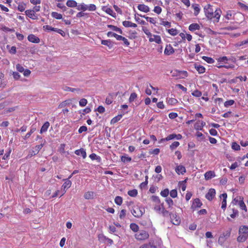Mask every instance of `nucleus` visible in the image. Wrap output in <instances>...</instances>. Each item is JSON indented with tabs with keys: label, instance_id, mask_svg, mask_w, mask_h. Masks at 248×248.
Segmentation results:
<instances>
[{
	"label": "nucleus",
	"instance_id": "38",
	"mask_svg": "<svg viewBox=\"0 0 248 248\" xmlns=\"http://www.w3.org/2000/svg\"><path fill=\"white\" fill-rule=\"evenodd\" d=\"M90 158L93 160H96L98 162H100L101 158L100 156H97L95 154L93 153L89 155Z\"/></svg>",
	"mask_w": 248,
	"mask_h": 248
},
{
	"label": "nucleus",
	"instance_id": "22",
	"mask_svg": "<svg viewBox=\"0 0 248 248\" xmlns=\"http://www.w3.org/2000/svg\"><path fill=\"white\" fill-rule=\"evenodd\" d=\"M139 248H156V246L153 242H149L140 246Z\"/></svg>",
	"mask_w": 248,
	"mask_h": 248
},
{
	"label": "nucleus",
	"instance_id": "2",
	"mask_svg": "<svg viewBox=\"0 0 248 248\" xmlns=\"http://www.w3.org/2000/svg\"><path fill=\"white\" fill-rule=\"evenodd\" d=\"M132 214L135 217L139 218L141 217L145 212L144 208L139 206H134L131 210Z\"/></svg>",
	"mask_w": 248,
	"mask_h": 248
},
{
	"label": "nucleus",
	"instance_id": "61",
	"mask_svg": "<svg viewBox=\"0 0 248 248\" xmlns=\"http://www.w3.org/2000/svg\"><path fill=\"white\" fill-rule=\"evenodd\" d=\"M192 95L196 96V97H200L202 95V93L201 91H199V90H196L194 91L192 93Z\"/></svg>",
	"mask_w": 248,
	"mask_h": 248
},
{
	"label": "nucleus",
	"instance_id": "41",
	"mask_svg": "<svg viewBox=\"0 0 248 248\" xmlns=\"http://www.w3.org/2000/svg\"><path fill=\"white\" fill-rule=\"evenodd\" d=\"M36 130V128L32 126L30 132L26 134L24 137V139H28L31 135Z\"/></svg>",
	"mask_w": 248,
	"mask_h": 248
},
{
	"label": "nucleus",
	"instance_id": "34",
	"mask_svg": "<svg viewBox=\"0 0 248 248\" xmlns=\"http://www.w3.org/2000/svg\"><path fill=\"white\" fill-rule=\"evenodd\" d=\"M171 73H172V77H178L179 78H184V77L181 76L179 70H175L174 71H172Z\"/></svg>",
	"mask_w": 248,
	"mask_h": 248
},
{
	"label": "nucleus",
	"instance_id": "44",
	"mask_svg": "<svg viewBox=\"0 0 248 248\" xmlns=\"http://www.w3.org/2000/svg\"><path fill=\"white\" fill-rule=\"evenodd\" d=\"M128 194L131 197H135L138 194V191L135 189L129 190L128 192Z\"/></svg>",
	"mask_w": 248,
	"mask_h": 248
},
{
	"label": "nucleus",
	"instance_id": "5",
	"mask_svg": "<svg viewBox=\"0 0 248 248\" xmlns=\"http://www.w3.org/2000/svg\"><path fill=\"white\" fill-rule=\"evenodd\" d=\"M65 181L64 184L62 186V192L60 197L62 196L66 192V190L70 188L72 185V182L68 179H63Z\"/></svg>",
	"mask_w": 248,
	"mask_h": 248
},
{
	"label": "nucleus",
	"instance_id": "32",
	"mask_svg": "<svg viewBox=\"0 0 248 248\" xmlns=\"http://www.w3.org/2000/svg\"><path fill=\"white\" fill-rule=\"evenodd\" d=\"M122 116L123 115L122 114H120L113 118L110 121L111 124H114L118 122L119 120H121V119L122 118Z\"/></svg>",
	"mask_w": 248,
	"mask_h": 248
},
{
	"label": "nucleus",
	"instance_id": "42",
	"mask_svg": "<svg viewBox=\"0 0 248 248\" xmlns=\"http://www.w3.org/2000/svg\"><path fill=\"white\" fill-rule=\"evenodd\" d=\"M115 202L118 205H121L123 202V198L120 196H116L115 198Z\"/></svg>",
	"mask_w": 248,
	"mask_h": 248
},
{
	"label": "nucleus",
	"instance_id": "27",
	"mask_svg": "<svg viewBox=\"0 0 248 248\" xmlns=\"http://www.w3.org/2000/svg\"><path fill=\"white\" fill-rule=\"evenodd\" d=\"M205 125V123L202 121L200 122V121L199 122H197L195 125V128L197 130L200 129V130H202V127Z\"/></svg>",
	"mask_w": 248,
	"mask_h": 248
},
{
	"label": "nucleus",
	"instance_id": "36",
	"mask_svg": "<svg viewBox=\"0 0 248 248\" xmlns=\"http://www.w3.org/2000/svg\"><path fill=\"white\" fill-rule=\"evenodd\" d=\"M77 9L78 10H82L83 11H86L88 9V5H86L84 3L79 4L77 6Z\"/></svg>",
	"mask_w": 248,
	"mask_h": 248
},
{
	"label": "nucleus",
	"instance_id": "33",
	"mask_svg": "<svg viewBox=\"0 0 248 248\" xmlns=\"http://www.w3.org/2000/svg\"><path fill=\"white\" fill-rule=\"evenodd\" d=\"M66 5L70 7H74L78 6L77 2L73 0H68L66 2Z\"/></svg>",
	"mask_w": 248,
	"mask_h": 248
},
{
	"label": "nucleus",
	"instance_id": "45",
	"mask_svg": "<svg viewBox=\"0 0 248 248\" xmlns=\"http://www.w3.org/2000/svg\"><path fill=\"white\" fill-rule=\"evenodd\" d=\"M131 160L132 159L130 157L126 155H122L121 156V160L124 163L130 162Z\"/></svg>",
	"mask_w": 248,
	"mask_h": 248
},
{
	"label": "nucleus",
	"instance_id": "6",
	"mask_svg": "<svg viewBox=\"0 0 248 248\" xmlns=\"http://www.w3.org/2000/svg\"><path fill=\"white\" fill-rule=\"evenodd\" d=\"M43 28L45 30H47V31H54L55 32H56L62 35V36H64L65 35L64 31L62 30L57 28H53L48 25L44 26Z\"/></svg>",
	"mask_w": 248,
	"mask_h": 248
},
{
	"label": "nucleus",
	"instance_id": "1",
	"mask_svg": "<svg viewBox=\"0 0 248 248\" xmlns=\"http://www.w3.org/2000/svg\"><path fill=\"white\" fill-rule=\"evenodd\" d=\"M204 10L206 16H220L222 12L219 8H217L216 7L211 5L210 4H207L204 7Z\"/></svg>",
	"mask_w": 248,
	"mask_h": 248
},
{
	"label": "nucleus",
	"instance_id": "40",
	"mask_svg": "<svg viewBox=\"0 0 248 248\" xmlns=\"http://www.w3.org/2000/svg\"><path fill=\"white\" fill-rule=\"evenodd\" d=\"M71 103L70 100H67L62 102L59 105V108H62L66 107L67 105H69Z\"/></svg>",
	"mask_w": 248,
	"mask_h": 248
},
{
	"label": "nucleus",
	"instance_id": "21",
	"mask_svg": "<svg viewBox=\"0 0 248 248\" xmlns=\"http://www.w3.org/2000/svg\"><path fill=\"white\" fill-rule=\"evenodd\" d=\"M195 68L199 74L204 73L205 71V68L202 65L195 64Z\"/></svg>",
	"mask_w": 248,
	"mask_h": 248
},
{
	"label": "nucleus",
	"instance_id": "39",
	"mask_svg": "<svg viewBox=\"0 0 248 248\" xmlns=\"http://www.w3.org/2000/svg\"><path fill=\"white\" fill-rule=\"evenodd\" d=\"M130 228L134 232H138L139 228V226L134 223L130 224Z\"/></svg>",
	"mask_w": 248,
	"mask_h": 248
},
{
	"label": "nucleus",
	"instance_id": "57",
	"mask_svg": "<svg viewBox=\"0 0 248 248\" xmlns=\"http://www.w3.org/2000/svg\"><path fill=\"white\" fill-rule=\"evenodd\" d=\"M232 213L230 215V217L232 218H234L236 216H237L238 215V211L237 210L235 209H232Z\"/></svg>",
	"mask_w": 248,
	"mask_h": 248
},
{
	"label": "nucleus",
	"instance_id": "37",
	"mask_svg": "<svg viewBox=\"0 0 248 248\" xmlns=\"http://www.w3.org/2000/svg\"><path fill=\"white\" fill-rule=\"evenodd\" d=\"M192 7L194 10V14L195 15H198L200 11L199 5L197 4H192Z\"/></svg>",
	"mask_w": 248,
	"mask_h": 248
},
{
	"label": "nucleus",
	"instance_id": "53",
	"mask_svg": "<svg viewBox=\"0 0 248 248\" xmlns=\"http://www.w3.org/2000/svg\"><path fill=\"white\" fill-rule=\"evenodd\" d=\"M143 17H144L147 21H149V22H151V23L155 24V23H156V20H155L156 18L150 17L149 16H143Z\"/></svg>",
	"mask_w": 248,
	"mask_h": 248
},
{
	"label": "nucleus",
	"instance_id": "9",
	"mask_svg": "<svg viewBox=\"0 0 248 248\" xmlns=\"http://www.w3.org/2000/svg\"><path fill=\"white\" fill-rule=\"evenodd\" d=\"M202 205V203L201 202L199 198H196L193 202L192 204L191 208L195 210L197 208L201 207Z\"/></svg>",
	"mask_w": 248,
	"mask_h": 248
},
{
	"label": "nucleus",
	"instance_id": "47",
	"mask_svg": "<svg viewBox=\"0 0 248 248\" xmlns=\"http://www.w3.org/2000/svg\"><path fill=\"white\" fill-rule=\"evenodd\" d=\"M142 31H144V32L148 36V37L150 38V37H152V33L150 32L149 30L145 27H142Z\"/></svg>",
	"mask_w": 248,
	"mask_h": 248
},
{
	"label": "nucleus",
	"instance_id": "29",
	"mask_svg": "<svg viewBox=\"0 0 248 248\" xmlns=\"http://www.w3.org/2000/svg\"><path fill=\"white\" fill-rule=\"evenodd\" d=\"M137 32L135 31H129L128 32V38L130 39H134L137 38Z\"/></svg>",
	"mask_w": 248,
	"mask_h": 248
},
{
	"label": "nucleus",
	"instance_id": "54",
	"mask_svg": "<svg viewBox=\"0 0 248 248\" xmlns=\"http://www.w3.org/2000/svg\"><path fill=\"white\" fill-rule=\"evenodd\" d=\"M232 149L235 151H238L240 149V146L236 142H232Z\"/></svg>",
	"mask_w": 248,
	"mask_h": 248
},
{
	"label": "nucleus",
	"instance_id": "25",
	"mask_svg": "<svg viewBox=\"0 0 248 248\" xmlns=\"http://www.w3.org/2000/svg\"><path fill=\"white\" fill-rule=\"evenodd\" d=\"M248 237V236L244 234H239V236L237 238V240L238 242H243L247 239Z\"/></svg>",
	"mask_w": 248,
	"mask_h": 248
},
{
	"label": "nucleus",
	"instance_id": "17",
	"mask_svg": "<svg viewBox=\"0 0 248 248\" xmlns=\"http://www.w3.org/2000/svg\"><path fill=\"white\" fill-rule=\"evenodd\" d=\"M175 171L179 174L180 173L183 174L186 172V170L184 166L179 165L176 168Z\"/></svg>",
	"mask_w": 248,
	"mask_h": 248
},
{
	"label": "nucleus",
	"instance_id": "52",
	"mask_svg": "<svg viewBox=\"0 0 248 248\" xmlns=\"http://www.w3.org/2000/svg\"><path fill=\"white\" fill-rule=\"evenodd\" d=\"M165 201L168 204L169 207L171 208L173 204V202L171 198L168 197L166 198Z\"/></svg>",
	"mask_w": 248,
	"mask_h": 248
},
{
	"label": "nucleus",
	"instance_id": "58",
	"mask_svg": "<svg viewBox=\"0 0 248 248\" xmlns=\"http://www.w3.org/2000/svg\"><path fill=\"white\" fill-rule=\"evenodd\" d=\"M137 97V95L135 93H133L131 94L129 98V101L130 102H133Z\"/></svg>",
	"mask_w": 248,
	"mask_h": 248
},
{
	"label": "nucleus",
	"instance_id": "14",
	"mask_svg": "<svg viewBox=\"0 0 248 248\" xmlns=\"http://www.w3.org/2000/svg\"><path fill=\"white\" fill-rule=\"evenodd\" d=\"M149 41L150 42H155V43L159 44L161 43V37L160 36L157 35H153L152 37L149 38Z\"/></svg>",
	"mask_w": 248,
	"mask_h": 248
},
{
	"label": "nucleus",
	"instance_id": "60",
	"mask_svg": "<svg viewBox=\"0 0 248 248\" xmlns=\"http://www.w3.org/2000/svg\"><path fill=\"white\" fill-rule=\"evenodd\" d=\"M228 60V59L226 56H223L222 57H220L218 59V62H223V63H227V61Z\"/></svg>",
	"mask_w": 248,
	"mask_h": 248
},
{
	"label": "nucleus",
	"instance_id": "48",
	"mask_svg": "<svg viewBox=\"0 0 248 248\" xmlns=\"http://www.w3.org/2000/svg\"><path fill=\"white\" fill-rule=\"evenodd\" d=\"M202 58L208 63H213L214 62V59L210 57L203 56Z\"/></svg>",
	"mask_w": 248,
	"mask_h": 248
},
{
	"label": "nucleus",
	"instance_id": "23",
	"mask_svg": "<svg viewBox=\"0 0 248 248\" xmlns=\"http://www.w3.org/2000/svg\"><path fill=\"white\" fill-rule=\"evenodd\" d=\"M107 35L108 37H115L117 40H121L122 38L121 35H119L115 33H114L111 31H109L107 33Z\"/></svg>",
	"mask_w": 248,
	"mask_h": 248
},
{
	"label": "nucleus",
	"instance_id": "19",
	"mask_svg": "<svg viewBox=\"0 0 248 248\" xmlns=\"http://www.w3.org/2000/svg\"><path fill=\"white\" fill-rule=\"evenodd\" d=\"M215 176V173L213 171H207L204 174L205 179L207 180L211 179V178L214 177Z\"/></svg>",
	"mask_w": 248,
	"mask_h": 248
},
{
	"label": "nucleus",
	"instance_id": "16",
	"mask_svg": "<svg viewBox=\"0 0 248 248\" xmlns=\"http://www.w3.org/2000/svg\"><path fill=\"white\" fill-rule=\"evenodd\" d=\"M75 154H76L78 155H81L83 158H85L86 157V153L85 150L81 148L79 150H77L75 152Z\"/></svg>",
	"mask_w": 248,
	"mask_h": 248
},
{
	"label": "nucleus",
	"instance_id": "55",
	"mask_svg": "<svg viewBox=\"0 0 248 248\" xmlns=\"http://www.w3.org/2000/svg\"><path fill=\"white\" fill-rule=\"evenodd\" d=\"M179 144L180 143L178 141H174L170 145V148L171 150H173L177 147Z\"/></svg>",
	"mask_w": 248,
	"mask_h": 248
},
{
	"label": "nucleus",
	"instance_id": "20",
	"mask_svg": "<svg viewBox=\"0 0 248 248\" xmlns=\"http://www.w3.org/2000/svg\"><path fill=\"white\" fill-rule=\"evenodd\" d=\"M200 28V25L197 23H192L189 25L188 28L189 30L191 31L199 30Z\"/></svg>",
	"mask_w": 248,
	"mask_h": 248
},
{
	"label": "nucleus",
	"instance_id": "50",
	"mask_svg": "<svg viewBox=\"0 0 248 248\" xmlns=\"http://www.w3.org/2000/svg\"><path fill=\"white\" fill-rule=\"evenodd\" d=\"M167 31L170 34L173 36L176 35L178 33L177 30L175 29H168Z\"/></svg>",
	"mask_w": 248,
	"mask_h": 248
},
{
	"label": "nucleus",
	"instance_id": "46",
	"mask_svg": "<svg viewBox=\"0 0 248 248\" xmlns=\"http://www.w3.org/2000/svg\"><path fill=\"white\" fill-rule=\"evenodd\" d=\"M102 10L104 11H105L107 14L109 15L110 16H113L112 15L113 11L110 8L104 6L102 7Z\"/></svg>",
	"mask_w": 248,
	"mask_h": 248
},
{
	"label": "nucleus",
	"instance_id": "63",
	"mask_svg": "<svg viewBox=\"0 0 248 248\" xmlns=\"http://www.w3.org/2000/svg\"><path fill=\"white\" fill-rule=\"evenodd\" d=\"M234 103V101L233 100H230L226 101L224 103V106L225 107H228L232 105Z\"/></svg>",
	"mask_w": 248,
	"mask_h": 248
},
{
	"label": "nucleus",
	"instance_id": "3",
	"mask_svg": "<svg viewBox=\"0 0 248 248\" xmlns=\"http://www.w3.org/2000/svg\"><path fill=\"white\" fill-rule=\"evenodd\" d=\"M149 234L148 232L144 230H140L135 234V238L138 240L142 241L148 239Z\"/></svg>",
	"mask_w": 248,
	"mask_h": 248
},
{
	"label": "nucleus",
	"instance_id": "13",
	"mask_svg": "<svg viewBox=\"0 0 248 248\" xmlns=\"http://www.w3.org/2000/svg\"><path fill=\"white\" fill-rule=\"evenodd\" d=\"M174 52V48L170 45H167L164 50L165 54L170 55Z\"/></svg>",
	"mask_w": 248,
	"mask_h": 248
},
{
	"label": "nucleus",
	"instance_id": "59",
	"mask_svg": "<svg viewBox=\"0 0 248 248\" xmlns=\"http://www.w3.org/2000/svg\"><path fill=\"white\" fill-rule=\"evenodd\" d=\"M170 196L173 198H175L177 197V191L176 189H173V190H171L170 193Z\"/></svg>",
	"mask_w": 248,
	"mask_h": 248
},
{
	"label": "nucleus",
	"instance_id": "56",
	"mask_svg": "<svg viewBox=\"0 0 248 248\" xmlns=\"http://www.w3.org/2000/svg\"><path fill=\"white\" fill-rule=\"evenodd\" d=\"M87 104V100L85 98H82L80 100L79 102V104L81 107H84Z\"/></svg>",
	"mask_w": 248,
	"mask_h": 248
},
{
	"label": "nucleus",
	"instance_id": "4",
	"mask_svg": "<svg viewBox=\"0 0 248 248\" xmlns=\"http://www.w3.org/2000/svg\"><path fill=\"white\" fill-rule=\"evenodd\" d=\"M44 145V144H41L35 146L33 149L30 151L29 154L28 155V157H31L38 154L40 150L42 149Z\"/></svg>",
	"mask_w": 248,
	"mask_h": 248
},
{
	"label": "nucleus",
	"instance_id": "35",
	"mask_svg": "<svg viewBox=\"0 0 248 248\" xmlns=\"http://www.w3.org/2000/svg\"><path fill=\"white\" fill-rule=\"evenodd\" d=\"M239 199H240V201H239L238 203H239L240 207L242 210H245L246 211L247 207H246V206L244 202H243V199L241 197H239Z\"/></svg>",
	"mask_w": 248,
	"mask_h": 248
},
{
	"label": "nucleus",
	"instance_id": "31",
	"mask_svg": "<svg viewBox=\"0 0 248 248\" xmlns=\"http://www.w3.org/2000/svg\"><path fill=\"white\" fill-rule=\"evenodd\" d=\"M108 28H109V29H111L112 30H113L114 31L118 32L120 34H123V31H122V30L121 29L118 28L116 26L111 25H108Z\"/></svg>",
	"mask_w": 248,
	"mask_h": 248
},
{
	"label": "nucleus",
	"instance_id": "43",
	"mask_svg": "<svg viewBox=\"0 0 248 248\" xmlns=\"http://www.w3.org/2000/svg\"><path fill=\"white\" fill-rule=\"evenodd\" d=\"M207 17L208 20L212 21L215 23L219 21L220 16H207Z\"/></svg>",
	"mask_w": 248,
	"mask_h": 248
},
{
	"label": "nucleus",
	"instance_id": "51",
	"mask_svg": "<svg viewBox=\"0 0 248 248\" xmlns=\"http://www.w3.org/2000/svg\"><path fill=\"white\" fill-rule=\"evenodd\" d=\"M161 212L163 216L165 217L169 216L170 217V215L172 214V213H170L168 211L165 210L164 208H163Z\"/></svg>",
	"mask_w": 248,
	"mask_h": 248
},
{
	"label": "nucleus",
	"instance_id": "12",
	"mask_svg": "<svg viewBox=\"0 0 248 248\" xmlns=\"http://www.w3.org/2000/svg\"><path fill=\"white\" fill-rule=\"evenodd\" d=\"M28 39L30 42L33 43H38L40 42V39L33 34H30L28 36Z\"/></svg>",
	"mask_w": 248,
	"mask_h": 248
},
{
	"label": "nucleus",
	"instance_id": "62",
	"mask_svg": "<svg viewBox=\"0 0 248 248\" xmlns=\"http://www.w3.org/2000/svg\"><path fill=\"white\" fill-rule=\"evenodd\" d=\"M177 100L175 98H169L168 100V103L170 105H174L177 103Z\"/></svg>",
	"mask_w": 248,
	"mask_h": 248
},
{
	"label": "nucleus",
	"instance_id": "18",
	"mask_svg": "<svg viewBox=\"0 0 248 248\" xmlns=\"http://www.w3.org/2000/svg\"><path fill=\"white\" fill-rule=\"evenodd\" d=\"M101 44L108 46L109 49L112 48L114 45V43L111 42L110 40H102Z\"/></svg>",
	"mask_w": 248,
	"mask_h": 248
},
{
	"label": "nucleus",
	"instance_id": "49",
	"mask_svg": "<svg viewBox=\"0 0 248 248\" xmlns=\"http://www.w3.org/2000/svg\"><path fill=\"white\" fill-rule=\"evenodd\" d=\"M169 194V190L168 188H166L164 190L161 191L160 192V195L163 197H166L167 198V196H168Z\"/></svg>",
	"mask_w": 248,
	"mask_h": 248
},
{
	"label": "nucleus",
	"instance_id": "7",
	"mask_svg": "<svg viewBox=\"0 0 248 248\" xmlns=\"http://www.w3.org/2000/svg\"><path fill=\"white\" fill-rule=\"evenodd\" d=\"M170 220L172 223L175 225H178L180 223V217L176 214H172L170 215Z\"/></svg>",
	"mask_w": 248,
	"mask_h": 248
},
{
	"label": "nucleus",
	"instance_id": "26",
	"mask_svg": "<svg viewBox=\"0 0 248 248\" xmlns=\"http://www.w3.org/2000/svg\"><path fill=\"white\" fill-rule=\"evenodd\" d=\"M49 126V123L48 122H45L41 128L40 133L42 134L44 132H46L47 131Z\"/></svg>",
	"mask_w": 248,
	"mask_h": 248
},
{
	"label": "nucleus",
	"instance_id": "24",
	"mask_svg": "<svg viewBox=\"0 0 248 248\" xmlns=\"http://www.w3.org/2000/svg\"><path fill=\"white\" fill-rule=\"evenodd\" d=\"M138 7L139 10L145 13H147L149 11V8L144 4H140Z\"/></svg>",
	"mask_w": 248,
	"mask_h": 248
},
{
	"label": "nucleus",
	"instance_id": "28",
	"mask_svg": "<svg viewBox=\"0 0 248 248\" xmlns=\"http://www.w3.org/2000/svg\"><path fill=\"white\" fill-rule=\"evenodd\" d=\"M94 192L92 191H88L86 192L84 195V197L86 199H92L93 198Z\"/></svg>",
	"mask_w": 248,
	"mask_h": 248
},
{
	"label": "nucleus",
	"instance_id": "30",
	"mask_svg": "<svg viewBox=\"0 0 248 248\" xmlns=\"http://www.w3.org/2000/svg\"><path fill=\"white\" fill-rule=\"evenodd\" d=\"M0 29L5 32L9 31V32H14L15 31V30L14 28L10 29L8 27H6V26H5L3 25H0Z\"/></svg>",
	"mask_w": 248,
	"mask_h": 248
},
{
	"label": "nucleus",
	"instance_id": "10",
	"mask_svg": "<svg viewBox=\"0 0 248 248\" xmlns=\"http://www.w3.org/2000/svg\"><path fill=\"white\" fill-rule=\"evenodd\" d=\"M64 90L66 91H70L71 92H76L78 94H80L84 93L83 90L80 88H73L67 86L65 87Z\"/></svg>",
	"mask_w": 248,
	"mask_h": 248
},
{
	"label": "nucleus",
	"instance_id": "8",
	"mask_svg": "<svg viewBox=\"0 0 248 248\" xmlns=\"http://www.w3.org/2000/svg\"><path fill=\"white\" fill-rule=\"evenodd\" d=\"M216 190L215 189L211 188L209 189L208 192L205 195V198L211 201L215 196Z\"/></svg>",
	"mask_w": 248,
	"mask_h": 248
},
{
	"label": "nucleus",
	"instance_id": "64",
	"mask_svg": "<svg viewBox=\"0 0 248 248\" xmlns=\"http://www.w3.org/2000/svg\"><path fill=\"white\" fill-rule=\"evenodd\" d=\"M151 200L153 202H156V203H160V201L158 196L153 195L151 197Z\"/></svg>",
	"mask_w": 248,
	"mask_h": 248
},
{
	"label": "nucleus",
	"instance_id": "15",
	"mask_svg": "<svg viewBox=\"0 0 248 248\" xmlns=\"http://www.w3.org/2000/svg\"><path fill=\"white\" fill-rule=\"evenodd\" d=\"M220 197L223 198V201L222 202L221 208L223 209H225L226 208L227 202L226 199L227 198V194L226 193H223L220 195Z\"/></svg>",
	"mask_w": 248,
	"mask_h": 248
},
{
	"label": "nucleus",
	"instance_id": "11",
	"mask_svg": "<svg viewBox=\"0 0 248 248\" xmlns=\"http://www.w3.org/2000/svg\"><path fill=\"white\" fill-rule=\"evenodd\" d=\"M239 234H244L248 236V226L246 225L241 226L239 229Z\"/></svg>",
	"mask_w": 248,
	"mask_h": 248
}]
</instances>
